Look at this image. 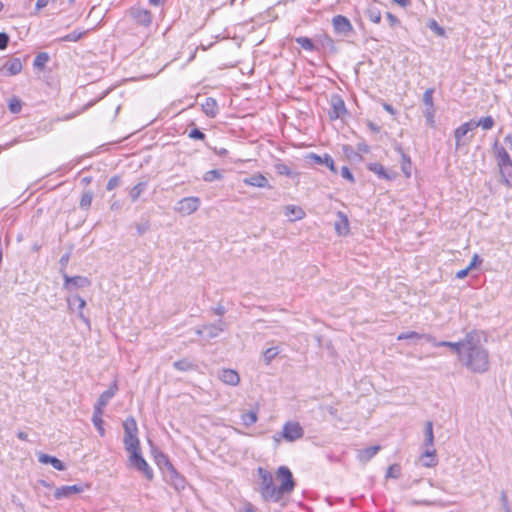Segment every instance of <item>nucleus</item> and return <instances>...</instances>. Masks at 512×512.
<instances>
[{"instance_id":"1","label":"nucleus","mask_w":512,"mask_h":512,"mask_svg":"<svg viewBox=\"0 0 512 512\" xmlns=\"http://www.w3.org/2000/svg\"><path fill=\"white\" fill-rule=\"evenodd\" d=\"M459 361L473 373L482 374L489 370V352L484 347L481 332L474 330L466 334V344Z\"/></svg>"},{"instance_id":"2","label":"nucleus","mask_w":512,"mask_h":512,"mask_svg":"<svg viewBox=\"0 0 512 512\" xmlns=\"http://www.w3.org/2000/svg\"><path fill=\"white\" fill-rule=\"evenodd\" d=\"M258 476L260 478V493L265 501H279L278 488L274 486L272 474L263 467H258Z\"/></svg>"},{"instance_id":"3","label":"nucleus","mask_w":512,"mask_h":512,"mask_svg":"<svg viewBox=\"0 0 512 512\" xmlns=\"http://www.w3.org/2000/svg\"><path fill=\"white\" fill-rule=\"evenodd\" d=\"M277 479L280 481L278 488L279 500L285 494L291 493L295 488V481L290 469L286 466H280L276 471Z\"/></svg>"},{"instance_id":"4","label":"nucleus","mask_w":512,"mask_h":512,"mask_svg":"<svg viewBox=\"0 0 512 512\" xmlns=\"http://www.w3.org/2000/svg\"><path fill=\"white\" fill-rule=\"evenodd\" d=\"M128 462L130 467H133L143 473L148 480L153 479V471L146 460L142 457L140 450L132 451L129 455Z\"/></svg>"},{"instance_id":"5","label":"nucleus","mask_w":512,"mask_h":512,"mask_svg":"<svg viewBox=\"0 0 512 512\" xmlns=\"http://www.w3.org/2000/svg\"><path fill=\"white\" fill-rule=\"evenodd\" d=\"M433 93H434V89L428 88L424 92L423 98H422V101L424 104L423 115L426 119V124L431 128H433L435 126V112H436V109L434 106V101H433Z\"/></svg>"},{"instance_id":"6","label":"nucleus","mask_w":512,"mask_h":512,"mask_svg":"<svg viewBox=\"0 0 512 512\" xmlns=\"http://www.w3.org/2000/svg\"><path fill=\"white\" fill-rule=\"evenodd\" d=\"M304 435L302 426L296 421H287L282 428L281 436L287 442H294Z\"/></svg>"},{"instance_id":"7","label":"nucleus","mask_w":512,"mask_h":512,"mask_svg":"<svg viewBox=\"0 0 512 512\" xmlns=\"http://www.w3.org/2000/svg\"><path fill=\"white\" fill-rule=\"evenodd\" d=\"M200 207V199L198 197H185L177 202L176 211L182 215H190Z\"/></svg>"},{"instance_id":"8","label":"nucleus","mask_w":512,"mask_h":512,"mask_svg":"<svg viewBox=\"0 0 512 512\" xmlns=\"http://www.w3.org/2000/svg\"><path fill=\"white\" fill-rule=\"evenodd\" d=\"M63 278V287L68 291H74L76 289L89 287L91 285V281L84 276H68L66 273H63Z\"/></svg>"},{"instance_id":"9","label":"nucleus","mask_w":512,"mask_h":512,"mask_svg":"<svg viewBox=\"0 0 512 512\" xmlns=\"http://www.w3.org/2000/svg\"><path fill=\"white\" fill-rule=\"evenodd\" d=\"M332 25L335 33L342 36H349L353 32V26L349 19L343 15H336L332 18Z\"/></svg>"},{"instance_id":"10","label":"nucleus","mask_w":512,"mask_h":512,"mask_svg":"<svg viewBox=\"0 0 512 512\" xmlns=\"http://www.w3.org/2000/svg\"><path fill=\"white\" fill-rule=\"evenodd\" d=\"M164 477L166 481L172 485L177 491H181L185 488L186 481L184 477L179 475L174 466H169L167 470H164Z\"/></svg>"},{"instance_id":"11","label":"nucleus","mask_w":512,"mask_h":512,"mask_svg":"<svg viewBox=\"0 0 512 512\" xmlns=\"http://www.w3.org/2000/svg\"><path fill=\"white\" fill-rule=\"evenodd\" d=\"M347 113L345 103L343 99L338 95L331 97V110L329 111V117L332 120L343 117Z\"/></svg>"},{"instance_id":"12","label":"nucleus","mask_w":512,"mask_h":512,"mask_svg":"<svg viewBox=\"0 0 512 512\" xmlns=\"http://www.w3.org/2000/svg\"><path fill=\"white\" fill-rule=\"evenodd\" d=\"M204 329L207 339H213L218 337L221 333L228 329V324L223 319H219L215 323L204 324Z\"/></svg>"},{"instance_id":"13","label":"nucleus","mask_w":512,"mask_h":512,"mask_svg":"<svg viewBox=\"0 0 512 512\" xmlns=\"http://www.w3.org/2000/svg\"><path fill=\"white\" fill-rule=\"evenodd\" d=\"M117 391H118V386L116 383H113L106 391H104L99 396L97 402L94 405V410L104 412L105 406L115 396Z\"/></svg>"},{"instance_id":"14","label":"nucleus","mask_w":512,"mask_h":512,"mask_svg":"<svg viewBox=\"0 0 512 512\" xmlns=\"http://www.w3.org/2000/svg\"><path fill=\"white\" fill-rule=\"evenodd\" d=\"M130 15L135 20L136 23L145 27H148L152 22L151 13L146 9L131 8Z\"/></svg>"},{"instance_id":"15","label":"nucleus","mask_w":512,"mask_h":512,"mask_svg":"<svg viewBox=\"0 0 512 512\" xmlns=\"http://www.w3.org/2000/svg\"><path fill=\"white\" fill-rule=\"evenodd\" d=\"M83 486L81 485H64L56 488L54 497L56 499L69 498L73 495L83 492Z\"/></svg>"},{"instance_id":"16","label":"nucleus","mask_w":512,"mask_h":512,"mask_svg":"<svg viewBox=\"0 0 512 512\" xmlns=\"http://www.w3.org/2000/svg\"><path fill=\"white\" fill-rule=\"evenodd\" d=\"M68 307L71 310H74V307L77 306L78 316L79 318L87 325H89V319L84 316L82 310L86 306V301L79 295H74L67 298Z\"/></svg>"},{"instance_id":"17","label":"nucleus","mask_w":512,"mask_h":512,"mask_svg":"<svg viewBox=\"0 0 512 512\" xmlns=\"http://www.w3.org/2000/svg\"><path fill=\"white\" fill-rule=\"evenodd\" d=\"M219 379L230 386H237L240 382L239 374L233 369H222L218 374Z\"/></svg>"},{"instance_id":"18","label":"nucleus","mask_w":512,"mask_h":512,"mask_svg":"<svg viewBox=\"0 0 512 512\" xmlns=\"http://www.w3.org/2000/svg\"><path fill=\"white\" fill-rule=\"evenodd\" d=\"M367 169L375 173L380 179L393 180L396 177V173L387 171L380 163H369Z\"/></svg>"},{"instance_id":"19","label":"nucleus","mask_w":512,"mask_h":512,"mask_svg":"<svg viewBox=\"0 0 512 512\" xmlns=\"http://www.w3.org/2000/svg\"><path fill=\"white\" fill-rule=\"evenodd\" d=\"M243 183L249 186L259 187V188H270L269 182L267 178L260 174H253L250 177H246L243 179Z\"/></svg>"},{"instance_id":"20","label":"nucleus","mask_w":512,"mask_h":512,"mask_svg":"<svg viewBox=\"0 0 512 512\" xmlns=\"http://www.w3.org/2000/svg\"><path fill=\"white\" fill-rule=\"evenodd\" d=\"M308 157L314 160L316 164L325 165L330 169V171H332L333 173H337L334 160L329 154H324V156L322 157L315 153H311Z\"/></svg>"},{"instance_id":"21","label":"nucleus","mask_w":512,"mask_h":512,"mask_svg":"<svg viewBox=\"0 0 512 512\" xmlns=\"http://www.w3.org/2000/svg\"><path fill=\"white\" fill-rule=\"evenodd\" d=\"M22 62L19 58H12L5 62L2 70H6L7 75L14 76L22 71Z\"/></svg>"},{"instance_id":"22","label":"nucleus","mask_w":512,"mask_h":512,"mask_svg":"<svg viewBox=\"0 0 512 512\" xmlns=\"http://www.w3.org/2000/svg\"><path fill=\"white\" fill-rule=\"evenodd\" d=\"M493 148L495 151V156H496L497 164L499 167L503 166V165L512 164V160H511L509 154L507 153L505 148L498 145V142H495Z\"/></svg>"},{"instance_id":"23","label":"nucleus","mask_w":512,"mask_h":512,"mask_svg":"<svg viewBox=\"0 0 512 512\" xmlns=\"http://www.w3.org/2000/svg\"><path fill=\"white\" fill-rule=\"evenodd\" d=\"M380 449L381 447L379 445L361 449L358 451L357 458L360 462L367 463L380 451Z\"/></svg>"},{"instance_id":"24","label":"nucleus","mask_w":512,"mask_h":512,"mask_svg":"<svg viewBox=\"0 0 512 512\" xmlns=\"http://www.w3.org/2000/svg\"><path fill=\"white\" fill-rule=\"evenodd\" d=\"M434 346L436 347H448L455 351L458 355V358L460 357V353L463 351L465 344H466V336L458 341V342H450V341H440V342H434Z\"/></svg>"},{"instance_id":"25","label":"nucleus","mask_w":512,"mask_h":512,"mask_svg":"<svg viewBox=\"0 0 512 512\" xmlns=\"http://www.w3.org/2000/svg\"><path fill=\"white\" fill-rule=\"evenodd\" d=\"M338 220L335 222V230L338 235H347L349 233V221L343 212L337 213Z\"/></svg>"},{"instance_id":"26","label":"nucleus","mask_w":512,"mask_h":512,"mask_svg":"<svg viewBox=\"0 0 512 512\" xmlns=\"http://www.w3.org/2000/svg\"><path fill=\"white\" fill-rule=\"evenodd\" d=\"M284 214L290 219V221L301 220L305 217L304 210L295 205H287L285 207Z\"/></svg>"},{"instance_id":"27","label":"nucleus","mask_w":512,"mask_h":512,"mask_svg":"<svg viewBox=\"0 0 512 512\" xmlns=\"http://www.w3.org/2000/svg\"><path fill=\"white\" fill-rule=\"evenodd\" d=\"M38 461L42 464H51L55 469L59 471H63L65 469V466L61 460L48 454L41 453L38 456Z\"/></svg>"},{"instance_id":"28","label":"nucleus","mask_w":512,"mask_h":512,"mask_svg":"<svg viewBox=\"0 0 512 512\" xmlns=\"http://www.w3.org/2000/svg\"><path fill=\"white\" fill-rule=\"evenodd\" d=\"M202 111L206 116L214 118L218 113V105L214 98H207L202 104Z\"/></svg>"},{"instance_id":"29","label":"nucleus","mask_w":512,"mask_h":512,"mask_svg":"<svg viewBox=\"0 0 512 512\" xmlns=\"http://www.w3.org/2000/svg\"><path fill=\"white\" fill-rule=\"evenodd\" d=\"M124 445L127 452L132 453V451L140 450V442L137 437V434H128L124 435Z\"/></svg>"},{"instance_id":"30","label":"nucleus","mask_w":512,"mask_h":512,"mask_svg":"<svg viewBox=\"0 0 512 512\" xmlns=\"http://www.w3.org/2000/svg\"><path fill=\"white\" fill-rule=\"evenodd\" d=\"M422 465L425 467H433L437 464L435 449H427L420 457Z\"/></svg>"},{"instance_id":"31","label":"nucleus","mask_w":512,"mask_h":512,"mask_svg":"<svg viewBox=\"0 0 512 512\" xmlns=\"http://www.w3.org/2000/svg\"><path fill=\"white\" fill-rule=\"evenodd\" d=\"M173 367L178 370V371H182V372H187V371H191V370H195L197 365L194 364L192 361H190L189 359L187 358H184V359H180L178 361H175L173 363Z\"/></svg>"},{"instance_id":"32","label":"nucleus","mask_w":512,"mask_h":512,"mask_svg":"<svg viewBox=\"0 0 512 512\" xmlns=\"http://www.w3.org/2000/svg\"><path fill=\"white\" fill-rule=\"evenodd\" d=\"M147 188V182H139L129 192L130 198L132 202H135L139 199V197L142 195V193Z\"/></svg>"},{"instance_id":"33","label":"nucleus","mask_w":512,"mask_h":512,"mask_svg":"<svg viewBox=\"0 0 512 512\" xmlns=\"http://www.w3.org/2000/svg\"><path fill=\"white\" fill-rule=\"evenodd\" d=\"M102 416H103L102 411H97V410L93 411L92 422H93L94 426L96 427V429L98 430L100 436H104V434H105V430L103 428L104 422H103Z\"/></svg>"},{"instance_id":"34","label":"nucleus","mask_w":512,"mask_h":512,"mask_svg":"<svg viewBox=\"0 0 512 512\" xmlns=\"http://www.w3.org/2000/svg\"><path fill=\"white\" fill-rule=\"evenodd\" d=\"M433 444H434L433 423L431 421H428V422H426V425H425L424 445L427 447H432Z\"/></svg>"},{"instance_id":"35","label":"nucleus","mask_w":512,"mask_h":512,"mask_svg":"<svg viewBox=\"0 0 512 512\" xmlns=\"http://www.w3.org/2000/svg\"><path fill=\"white\" fill-rule=\"evenodd\" d=\"M124 435L137 434L138 428L137 423L133 417L127 418L123 423Z\"/></svg>"},{"instance_id":"36","label":"nucleus","mask_w":512,"mask_h":512,"mask_svg":"<svg viewBox=\"0 0 512 512\" xmlns=\"http://www.w3.org/2000/svg\"><path fill=\"white\" fill-rule=\"evenodd\" d=\"M49 59H50V57H49L48 53H46V52L38 53L33 62L34 68L43 69L45 67V65L48 63Z\"/></svg>"},{"instance_id":"37","label":"nucleus","mask_w":512,"mask_h":512,"mask_svg":"<svg viewBox=\"0 0 512 512\" xmlns=\"http://www.w3.org/2000/svg\"><path fill=\"white\" fill-rule=\"evenodd\" d=\"M155 461L159 468L164 473V470H167L169 466H172V463L170 462L169 458L162 452H159L155 455Z\"/></svg>"},{"instance_id":"38","label":"nucleus","mask_w":512,"mask_h":512,"mask_svg":"<svg viewBox=\"0 0 512 512\" xmlns=\"http://www.w3.org/2000/svg\"><path fill=\"white\" fill-rule=\"evenodd\" d=\"M422 338H425L427 339L428 341H432V337L429 336V335H425V334H419L418 332H415V331H410V332H406V333H401L398 335L397 339L398 340H406V339H422Z\"/></svg>"},{"instance_id":"39","label":"nucleus","mask_w":512,"mask_h":512,"mask_svg":"<svg viewBox=\"0 0 512 512\" xmlns=\"http://www.w3.org/2000/svg\"><path fill=\"white\" fill-rule=\"evenodd\" d=\"M366 17L373 23L378 24L381 21V12L380 10L375 6H370L366 12Z\"/></svg>"},{"instance_id":"40","label":"nucleus","mask_w":512,"mask_h":512,"mask_svg":"<svg viewBox=\"0 0 512 512\" xmlns=\"http://www.w3.org/2000/svg\"><path fill=\"white\" fill-rule=\"evenodd\" d=\"M295 42L299 44L304 50L314 51L316 49V46L314 45L313 41L308 37H296Z\"/></svg>"},{"instance_id":"41","label":"nucleus","mask_w":512,"mask_h":512,"mask_svg":"<svg viewBox=\"0 0 512 512\" xmlns=\"http://www.w3.org/2000/svg\"><path fill=\"white\" fill-rule=\"evenodd\" d=\"M401 157H402V161H401V169H402V172L405 174V176L407 178H409L411 176V159L410 157L401 152Z\"/></svg>"},{"instance_id":"42","label":"nucleus","mask_w":512,"mask_h":512,"mask_svg":"<svg viewBox=\"0 0 512 512\" xmlns=\"http://www.w3.org/2000/svg\"><path fill=\"white\" fill-rule=\"evenodd\" d=\"M278 347H270L263 352V359L266 365H269L272 360L279 354Z\"/></svg>"},{"instance_id":"43","label":"nucleus","mask_w":512,"mask_h":512,"mask_svg":"<svg viewBox=\"0 0 512 512\" xmlns=\"http://www.w3.org/2000/svg\"><path fill=\"white\" fill-rule=\"evenodd\" d=\"M242 422L245 426L249 427L253 424H255L258 420L257 412L255 411H249L241 416Z\"/></svg>"},{"instance_id":"44","label":"nucleus","mask_w":512,"mask_h":512,"mask_svg":"<svg viewBox=\"0 0 512 512\" xmlns=\"http://www.w3.org/2000/svg\"><path fill=\"white\" fill-rule=\"evenodd\" d=\"M93 200V192L90 190L84 191L80 199V208L88 209L91 206Z\"/></svg>"},{"instance_id":"45","label":"nucleus","mask_w":512,"mask_h":512,"mask_svg":"<svg viewBox=\"0 0 512 512\" xmlns=\"http://www.w3.org/2000/svg\"><path fill=\"white\" fill-rule=\"evenodd\" d=\"M83 32L72 31L71 33L56 39V42H77L83 36Z\"/></svg>"},{"instance_id":"46","label":"nucleus","mask_w":512,"mask_h":512,"mask_svg":"<svg viewBox=\"0 0 512 512\" xmlns=\"http://www.w3.org/2000/svg\"><path fill=\"white\" fill-rule=\"evenodd\" d=\"M494 119L491 116H486L477 120L478 127H481L483 130H490L494 126Z\"/></svg>"},{"instance_id":"47","label":"nucleus","mask_w":512,"mask_h":512,"mask_svg":"<svg viewBox=\"0 0 512 512\" xmlns=\"http://www.w3.org/2000/svg\"><path fill=\"white\" fill-rule=\"evenodd\" d=\"M221 178H222L221 172L216 169L209 170L203 175V180L205 182H213L215 180H220Z\"/></svg>"},{"instance_id":"48","label":"nucleus","mask_w":512,"mask_h":512,"mask_svg":"<svg viewBox=\"0 0 512 512\" xmlns=\"http://www.w3.org/2000/svg\"><path fill=\"white\" fill-rule=\"evenodd\" d=\"M274 168H275V171L280 175H285V176L290 177L293 174L290 167L282 162L275 163Z\"/></svg>"},{"instance_id":"49","label":"nucleus","mask_w":512,"mask_h":512,"mask_svg":"<svg viewBox=\"0 0 512 512\" xmlns=\"http://www.w3.org/2000/svg\"><path fill=\"white\" fill-rule=\"evenodd\" d=\"M401 475V467L398 464L390 465L386 472L387 478H394L397 479Z\"/></svg>"},{"instance_id":"50","label":"nucleus","mask_w":512,"mask_h":512,"mask_svg":"<svg viewBox=\"0 0 512 512\" xmlns=\"http://www.w3.org/2000/svg\"><path fill=\"white\" fill-rule=\"evenodd\" d=\"M427 26L429 27L430 30H432L433 32H435L438 36H444L445 34V30L443 27H441L436 20L434 19H430L428 21V24Z\"/></svg>"},{"instance_id":"51","label":"nucleus","mask_w":512,"mask_h":512,"mask_svg":"<svg viewBox=\"0 0 512 512\" xmlns=\"http://www.w3.org/2000/svg\"><path fill=\"white\" fill-rule=\"evenodd\" d=\"M469 131L462 125H460L455 131H454V137L456 139V146L458 147L460 145L461 139L468 133Z\"/></svg>"},{"instance_id":"52","label":"nucleus","mask_w":512,"mask_h":512,"mask_svg":"<svg viewBox=\"0 0 512 512\" xmlns=\"http://www.w3.org/2000/svg\"><path fill=\"white\" fill-rule=\"evenodd\" d=\"M411 505H426V506H440L443 507L444 504L441 501H430V500H411Z\"/></svg>"},{"instance_id":"53","label":"nucleus","mask_w":512,"mask_h":512,"mask_svg":"<svg viewBox=\"0 0 512 512\" xmlns=\"http://www.w3.org/2000/svg\"><path fill=\"white\" fill-rule=\"evenodd\" d=\"M500 172L506 181L512 179V164L500 166Z\"/></svg>"},{"instance_id":"54","label":"nucleus","mask_w":512,"mask_h":512,"mask_svg":"<svg viewBox=\"0 0 512 512\" xmlns=\"http://www.w3.org/2000/svg\"><path fill=\"white\" fill-rule=\"evenodd\" d=\"M121 183V179L119 176H113L111 177L108 182H107V185H106V189L108 191H111L113 189H115L116 187H118Z\"/></svg>"},{"instance_id":"55","label":"nucleus","mask_w":512,"mask_h":512,"mask_svg":"<svg viewBox=\"0 0 512 512\" xmlns=\"http://www.w3.org/2000/svg\"><path fill=\"white\" fill-rule=\"evenodd\" d=\"M9 110L12 113H19L21 111V102L20 100L14 98L9 103Z\"/></svg>"},{"instance_id":"56","label":"nucleus","mask_w":512,"mask_h":512,"mask_svg":"<svg viewBox=\"0 0 512 512\" xmlns=\"http://www.w3.org/2000/svg\"><path fill=\"white\" fill-rule=\"evenodd\" d=\"M189 137L196 140H204L205 134L198 128H194L189 132Z\"/></svg>"},{"instance_id":"57","label":"nucleus","mask_w":512,"mask_h":512,"mask_svg":"<svg viewBox=\"0 0 512 512\" xmlns=\"http://www.w3.org/2000/svg\"><path fill=\"white\" fill-rule=\"evenodd\" d=\"M341 176L350 181L351 183L355 181L353 174L351 173L347 166H343L341 168Z\"/></svg>"},{"instance_id":"58","label":"nucleus","mask_w":512,"mask_h":512,"mask_svg":"<svg viewBox=\"0 0 512 512\" xmlns=\"http://www.w3.org/2000/svg\"><path fill=\"white\" fill-rule=\"evenodd\" d=\"M8 43H9L8 34L1 32L0 33V50L5 49L8 46Z\"/></svg>"},{"instance_id":"59","label":"nucleus","mask_w":512,"mask_h":512,"mask_svg":"<svg viewBox=\"0 0 512 512\" xmlns=\"http://www.w3.org/2000/svg\"><path fill=\"white\" fill-rule=\"evenodd\" d=\"M149 229V223L144 222L136 225V230L139 235L145 234Z\"/></svg>"},{"instance_id":"60","label":"nucleus","mask_w":512,"mask_h":512,"mask_svg":"<svg viewBox=\"0 0 512 512\" xmlns=\"http://www.w3.org/2000/svg\"><path fill=\"white\" fill-rule=\"evenodd\" d=\"M386 17L389 20L390 26L394 27L399 24V19L390 12L386 13Z\"/></svg>"},{"instance_id":"61","label":"nucleus","mask_w":512,"mask_h":512,"mask_svg":"<svg viewBox=\"0 0 512 512\" xmlns=\"http://www.w3.org/2000/svg\"><path fill=\"white\" fill-rule=\"evenodd\" d=\"M356 148L359 153H368L370 150L369 146L365 142H359Z\"/></svg>"},{"instance_id":"62","label":"nucleus","mask_w":512,"mask_h":512,"mask_svg":"<svg viewBox=\"0 0 512 512\" xmlns=\"http://www.w3.org/2000/svg\"><path fill=\"white\" fill-rule=\"evenodd\" d=\"M213 312L218 316H223L226 313V309L223 305L218 304L216 307L213 308Z\"/></svg>"},{"instance_id":"63","label":"nucleus","mask_w":512,"mask_h":512,"mask_svg":"<svg viewBox=\"0 0 512 512\" xmlns=\"http://www.w3.org/2000/svg\"><path fill=\"white\" fill-rule=\"evenodd\" d=\"M477 124V121L476 120H470L466 123H463V126L468 130V131H472L474 129H476L478 127Z\"/></svg>"},{"instance_id":"64","label":"nucleus","mask_w":512,"mask_h":512,"mask_svg":"<svg viewBox=\"0 0 512 512\" xmlns=\"http://www.w3.org/2000/svg\"><path fill=\"white\" fill-rule=\"evenodd\" d=\"M482 262V259L479 257V255L475 254L470 262V264L468 265V267H470V269H472L473 267H475L477 264H480Z\"/></svg>"}]
</instances>
